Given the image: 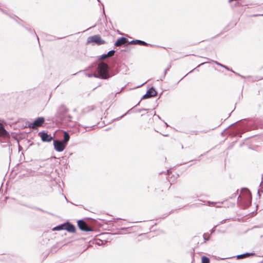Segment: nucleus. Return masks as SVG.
<instances>
[{
    "label": "nucleus",
    "instance_id": "nucleus-20",
    "mask_svg": "<svg viewBox=\"0 0 263 263\" xmlns=\"http://www.w3.org/2000/svg\"><path fill=\"white\" fill-rule=\"evenodd\" d=\"M244 255H245L246 257H248V256H249L250 255H254V254L253 253H244Z\"/></svg>",
    "mask_w": 263,
    "mask_h": 263
},
{
    "label": "nucleus",
    "instance_id": "nucleus-18",
    "mask_svg": "<svg viewBox=\"0 0 263 263\" xmlns=\"http://www.w3.org/2000/svg\"><path fill=\"white\" fill-rule=\"evenodd\" d=\"M236 257L237 259H241V258L246 257V256L244 255V254H240V255H237Z\"/></svg>",
    "mask_w": 263,
    "mask_h": 263
},
{
    "label": "nucleus",
    "instance_id": "nucleus-16",
    "mask_svg": "<svg viewBox=\"0 0 263 263\" xmlns=\"http://www.w3.org/2000/svg\"><path fill=\"white\" fill-rule=\"evenodd\" d=\"M115 53V51L114 50H112L109 51L107 53V54L108 57L109 58V57H111L113 56L114 55Z\"/></svg>",
    "mask_w": 263,
    "mask_h": 263
},
{
    "label": "nucleus",
    "instance_id": "nucleus-23",
    "mask_svg": "<svg viewBox=\"0 0 263 263\" xmlns=\"http://www.w3.org/2000/svg\"><path fill=\"white\" fill-rule=\"evenodd\" d=\"M216 226L214 227V228L212 230V232H213L214 230V229L216 227Z\"/></svg>",
    "mask_w": 263,
    "mask_h": 263
},
{
    "label": "nucleus",
    "instance_id": "nucleus-1",
    "mask_svg": "<svg viewBox=\"0 0 263 263\" xmlns=\"http://www.w3.org/2000/svg\"><path fill=\"white\" fill-rule=\"evenodd\" d=\"M98 74H95L96 78H99L103 79H107L110 77L108 73L109 67L108 65L104 62H101L98 66Z\"/></svg>",
    "mask_w": 263,
    "mask_h": 263
},
{
    "label": "nucleus",
    "instance_id": "nucleus-24",
    "mask_svg": "<svg viewBox=\"0 0 263 263\" xmlns=\"http://www.w3.org/2000/svg\"><path fill=\"white\" fill-rule=\"evenodd\" d=\"M224 222V220H223V221H222L221 222H220V223H223Z\"/></svg>",
    "mask_w": 263,
    "mask_h": 263
},
{
    "label": "nucleus",
    "instance_id": "nucleus-6",
    "mask_svg": "<svg viewBox=\"0 0 263 263\" xmlns=\"http://www.w3.org/2000/svg\"><path fill=\"white\" fill-rule=\"evenodd\" d=\"M45 122V119L43 117H39L36 119L34 122L29 125V127L33 129H35L37 127L41 126Z\"/></svg>",
    "mask_w": 263,
    "mask_h": 263
},
{
    "label": "nucleus",
    "instance_id": "nucleus-14",
    "mask_svg": "<svg viewBox=\"0 0 263 263\" xmlns=\"http://www.w3.org/2000/svg\"><path fill=\"white\" fill-rule=\"evenodd\" d=\"M64 228H65V223H63V224L59 225V226L54 227L53 229V231H59V230H64Z\"/></svg>",
    "mask_w": 263,
    "mask_h": 263
},
{
    "label": "nucleus",
    "instance_id": "nucleus-19",
    "mask_svg": "<svg viewBox=\"0 0 263 263\" xmlns=\"http://www.w3.org/2000/svg\"><path fill=\"white\" fill-rule=\"evenodd\" d=\"M214 62H215L217 65H219V66H221V67H224V68H226V69H228V67H227V66H224V65H222V64H220V63H219L218 62H216V61H214Z\"/></svg>",
    "mask_w": 263,
    "mask_h": 263
},
{
    "label": "nucleus",
    "instance_id": "nucleus-7",
    "mask_svg": "<svg viewBox=\"0 0 263 263\" xmlns=\"http://www.w3.org/2000/svg\"><path fill=\"white\" fill-rule=\"evenodd\" d=\"M39 135L43 142H50L53 139L52 136L44 132H40Z\"/></svg>",
    "mask_w": 263,
    "mask_h": 263
},
{
    "label": "nucleus",
    "instance_id": "nucleus-8",
    "mask_svg": "<svg viewBox=\"0 0 263 263\" xmlns=\"http://www.w3.org/2000/svg\"><path fill=\"white\" fill-rule=\"evenodd\" d=\"M156 95V91L153 87H152L147 91L146 93L143 96L142 99H144L149 98L153 97H155Z\"/></svg>",
    "mask_w": 263,
    "mask_h": 263
},
{
    "label": "nucleus",
    "instance_id": "nucleus-2",
    "mask_svg": "<svg viewBox=\"0 0 263 263\" xmlns=\"http://www.w3.org/2000/svg\"><path fill=\"white\" fill-rule=\"evenodd\" d=\"M242 199H245L249 203L251 202V195L249 190L245 189L241 192V195H239L238 200L241 201Z\"/></svg>",
    "mask_w": 263,
    "mask_h": 263
},
{
    "label": "nucleus",
    "instance_id": "nucleus-21",
    "mask_svg": "<svg viewBox=\"0 0 263 263\" xmlns=\"http://www.w3.org/2000/svg\"><path fill=\"white\" fill-rule=\"evenodd\" d=\"M214 203H214V202H209V205H210L211 204H214Z\"/></svg>",
    "mask_w": 263,
    "mask_h": 263
},
{
    "label": "nucleus",
    "instance_id": "nucleus-13",
    "mask_svg": "<svg viewBox=\"0 0 263 263\" xmlns=\"http://www.w3.org/2000/svg\"><path fill=\"white\" fill-rule=\"evenodd\" d=\"M8 134L5 128L0 124V136H6Z\"/></svg>",
    "mask_w": 263,
    "mask_h": 263
},
{
    "label": "nucleus",
    "instance_id": "nucleus-25",
    "mask_svg": "<svg viewBox=\"0 0 263 263\" xmlns=\"http://www.w3.org/2000/svg\"><path fill=\"white\" fill-rule=\"evenodd\" d=\"M262 15H263V14H262Z\"/></svg>",
    "mask_w": 263,
    "mask_h": 263
},
{
    "label": "nucleus",
    "instance_id": "nucleus-10",
    "mask_svg": "<svg viewBox=\"0 0 263 263\" xmlns=\"http://www.w3.org/2000/svg\"><path fill=\"white\" fill-rule=\"evenodd\" d=\"M127 42V39L124 37H122L117 40V41L115 43V45L116 46H120L122 45L125 44Z\"/></svg>",
    "mask_w": 263,
    "mask_h": 263
},
{
    "label": "nucleus",
    "instance_id": "nucleus-17",
    "mask_svg": "<svg viewBox=\"0 0 263 263\" xmlns=\"http://www.w3.org/2000/svg\"><path fill=\"white\" fill-rule=\"evenodd\" d=\"M107 58H108L107 54H104L102 55L100 58H99L101 60H103L106 59Z\"/></svg>",
    "mask_w": 263,
    "mask_h": 263
},
{
    "label": "nucleus",
    "instance_id": "nucleus-12",
    "mask_svg": "<svg viewBox=\"0 0 263 263\" xmlns=\"http://www.w3.org/2000/svg\"><path fill=\"white\" fill-rule=\"evenodd\" d=\"M130 43L134 44H139V45H144V46L147 45V44L146 42H145L143 41L138 40H133L130 42Z\"/></svg>",
    "mask_w": 263,
    "mask_h": 263
},
{
    "label": "nucleus",
    "instance_id": "nucleus-9",
    "mask_svg": "<svg viewBox=\"0 0 263 263\" xmlns=\"http://www.w3.org/2000/svg\"><path fill=\"white\" fill-rule=\"evenodd\" d=\"M64 230H66L68 232H70V233H74L75 232V227L74 226L69 223V222H66V223H65V228H64Z\"/></svg>",
    "mask_w": 263,
    "mask_h": 263
},
{
    "label": "nucleus",
    "instance_id": "nucleus-11",
    "mask_svg": "<svg viewBox=\"0 0 263 263\" xmlns=\"http://www.w3.org/2000/svg\"><path fill=\"white\" fill-rule=\"evenodd\" d=\"M70 136L69 134L67 132H64V138L62 141L65 145H66L68 141L69 140Z\"/></svg>",
    "mask_w": 263,
    "mask_h": 263
},
{
    "label": "nucleus",
    "instance_id": "nucleus-3",
    "mask_svg": "<svg viewBox=\"0 0 263 263\" xmlns=\"http://www.w3.org/2000/svg\"><path fill=\"white\" fill-rule=\"evenodd\" d=\"M92 43L98 45L103 44L104 41L101 39L99 35H96L92 36H89L87 39V43Z\"/></svg>",
    "mask_w": 263,
    "mask_h": 263
},
{
    "label": "nucleus",
    "instance_id": "nucleus-4",
    "mask_svg": "<svg viewBox=\"0 0 263 263\" xmlns=\"http://www.w3.org/2000/svg\"><path fill=\"white\" fill-rule=\"evenodd\" d=\"M66 145H65L62 141L55 140L53 141L54 148L59 152L64 151Z\"/></svg>",
    "mask_w": 263,
    "mask_h": 263
},
{
    "label": "nucleus",
    "instance_id": "nucleus-5",
    "mask_svg": "<svg viewBox=\"0 0 263 263\" xmlns=\"http://www.w3.org/2000/svg\"><path fill=\"white\" fill-rule=\"evenodd\" d=\"M78 226L79 229L85 232L92 231V229L87 224V223L83 220H79L78 221Z\"/></svg>",
    "mask_w": 263,
    "mask_h": 263
},
{
    "label": "nucleus",
    "instance_id": "nucleus-22",
    "mask_svg": "<svg viewBox=\"0 0 263 263\" xmlns=\"http://www.w3.org/2000/svg\"><path fill=\"white\" fill-rule=\"evenodd\" d=\"M203 236H204V240H208V239H206V238H205V234L203 235Z\"/></svg>",
    "mask_w": 263,
    "mask_h": 263
},
{
    "label": "nucleus",
    "instance_id": "nucleus-15",
    "mask_svg": "<svg viewBox=\"0 0 263 263\" xmlns=\"http://www.w3.org/2000/svg\"><path fill=\"white\" fill-rule=\"evenodd\" d=\"M202 263H210V259L206 256H203L202 257Z\"/></svg>",
    "mask_w": 263,
    "mask_h": 263
}]
</instances>
